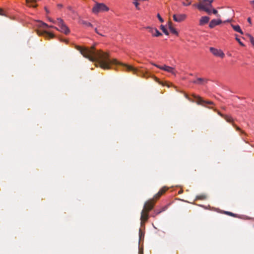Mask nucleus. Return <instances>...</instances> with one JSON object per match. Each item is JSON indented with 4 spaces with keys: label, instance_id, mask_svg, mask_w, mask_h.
I'll return each instance as SVG.
<instances>
[{
    "label": "nucleus",
    "instance_id": "obj_27",
    "mask_svg": "<svg viewBox=\"0 0 254 254\" xmlns=\"http://www.w3.org/2000/svg\"><path fill=\"white\" fill-rule=\"evenodd\" d=\"M67 9L71 12H72V13L74 14L75 13V12L74 11V10L73 9V8L70 6H68L67 7Z\"/></svg>",
    "mask_w": 254,
    "mask_h": 254
},
{
    "label": "nucleus",
    "instance_id": "obj_28",
    "mask_svg": "<svg viewBox=\"0 0 254 254\" xmlns=\"http://www.w3.org/2000/svg\"><path fill=\"white\" fill-rule=\"evenodd\" d=\"M133 3L135 5L136 8L137 9H139V7H138L139 3L137 2V1L133 0Z\"/></svg>",
    "mask_w": 254,
    "mask_h": 254
},
{
    "label": "nucleus",
    "instance_id": "obj_6",
    "mask_svg": "<svg viewBox=\"0 0 254 254\" xmlns=\"http://www.w3.org/2000/svg\"><path fill=\"white\" fill-rule=\"evenodd\" d=\"M153 65L160 69H162V70H165L167 72L171 73L172 74H173L174 75H175L176 73L175 69L172 67H171V66H168L166 65H164L161 66V65H158V64H153Z\"/></svg>",
    "mask_w": 254,
    "mask_h": 254
},
{
    "label": "nucleus",
    "instance_id": "obj_1",
    "mask_svg": "<svg viewBox=\"0 0 254 254\" xmlns=\"http://www.w3.org/2000/svg\"><path fill=\"white\" fill-rule=\"evenodd\" d=\"M76 49L85 58L88 59L90 61L97 62L100 67L104 69H110L112 65L120 64L122 65L127 71H132L137 76H141L145 78L148 77L147 73L143 71L138 70L137 68L131 65L121 63L116 59H111L108 53L101 50L96 51L93 46L91 49L77 46Z\"/></svg>",
    "mask_w": 254,
    "mask_h": 254
},
{
    "label": "nucleus",
    "instance_id": "obj_35",
    "mask_svg": "<svg viewBox=\"0 0 254 254\" xmlns=\"http://www.w3.org/2000/svg\"><path fill=\"white\" fill-rule=\"evenodd\" d=\"M139 235L140 239H141L142 236L143 235V233L140 229H139Z\"/></svg>",
    "mask_w": 254,
    "mask_h": 254
},
{
    "label": "nucleus",
    "instance_id": "obj_20",
    "mask_svg": "<svg viewBox=\"0 0 254 254\" xmlns=\"http://www.w3.org/2000/svg\"><path fill=\"white\" fill-rule=\"evenodd\" d=\"M80 23L84 25L85 26H89V27H92V24L91 23L88 22L87 21H86L84 20H81Z\"/></svg>",
    "mask_w": 254,
    "mask_h": 254
},
{
    "label": "nucleus",
    "instance_id": "obj_34",
    "mask_svg": "<svg viewBox=\"0 0 254 254\" xmlns=\"http://www.w3.org/2000/svg\"><path fill=\"white\" fill-rule=\"evenodd\" d=\"M212 13L217 15L218 14V11L216 9L212 8Z\"/></svg>",
    "mask_w": 254,
    "mask_h": 254
},
{
    "label": "nucleus",
    "instance_id": "obj_26",
    "mask_svg": "<svg viewBox=\"0 0 254 254\" xmlns=\"http://www.w3.org/2000/svg\"><path fill=\"white\" fill-rule=\"evenodd\" d=\"M233 126L234 127H236V129L237 130H240L241 131V132L243 134H246V133L244 131H242L241 130L240 128L237 126H236L235 124H233Z\"/></svg>",
    "mask_w": 254,
    "mask_h": 254
},
{
    "label": "nucleus",
    "instance_id": "obj_23",
    "mask_svg": "<svg viewBox=\"0 0 254 254\" xmlns=\"http://www.w3.org/2000/svg\"><path fill=\"white\" fill-rule=\"evenodd\" d=\"M225 214L228 215L229 216L235 217H236L237 216V214L233 213L232 212H229V211H225Z\"/></svg>",
    "mask_w": 254,
    "mask_h": 254
},
{
    "label": "nucleus",
    "instance_id": "obj_33",
    "mask_svg": "<svg viewBox=\"0 0 254 254\" xmlns=\"http://www.w3.org/2000/svg\"><path fill=\"white\" fill-rule=\"evenodd\" d=\"M157 17L158 18L159 21L161 22H163L164 21L163 18L161 17L160 15L159 14H157Z\"/></svg>",
    "mask_w": 254,
    "mask_h": 254
},
{
    "label": "nucleus",
    "instance_id": "obj_4",
    "mask_svg": "<svg viewBox=\"0 0 254 254\" xmlns=\"http://www.w3.org/2000/svg\"><path fill=\"white\" fill-rule=\"evenodd\" d=\"M109 8L103 3L96 2L93 7L92 11L94 14H98L99 12L108 11Z\"/></svg>",
    "mask_w": 254,
    "mask_h": 254
},
{
    "label": "nucleus",
    "instance_id": "obj_5",
    "mask_svg": "<svg viewBox=\"0 0 254 254\" xmlns=\"http://www.w3.org/2000/svg\"><path fill=\"white\" fill-rule=\"evenodd\" d=\"M57 23L60 28L59 30L66 35L69 33L70 30L67 26L65 24L63 19L61 18H58ZM56 29L58 30V28Z\"/></svg>",
    "mask_w": 254,
    "mask_h": 254
},
{
    "label": "nucleus",
    "instance_id": "obj_16",
    "mask_svg": "<svg viewBox=\"0 0 254 254\" xmlns=\"http://www.w3.org/2000/svg\"><path fill=\"white\" fill-rule=\"evenodd\" d=\"M231 26L235 31L239 32L241 34H244L243 31L241 30L240 26L239 25H236L231 24Z\"/></svg>",
    "mask_w": 254,
    "mask_h": 254
},
{
    "label": "nucleus",
    "instance_id": "obj_30",
    "mask_svg": "<svg viewBox=\"0 0 254 254\" xmlns=\"http://www.w3.org/2000/svg\"><path fill=\"white\" fill-rule=\"evenodd\" d=\"M183 5H185V6H187V5H189L190 4V1H189L188 0H187V2H183Z\"/></svg>",
    "mask_w": 254,
    "mask_h": 254
},
{
    "label": "nucleus",
    "instance_id": "obj_29",
    "mask_svg": "<svg viewBox=\"0 0 254 254\" xmlns=\"http://www.w3.org/2000/svg\"><path fill=\"white\" fill-rule=\"evenodd\" d=\"M161 196V195L160 194H159V193H157L156 194L154 195L153 198L155 199H157L159 198Z\"/></svg>",
    "mask_w": 254,
    "mask_h": 254
},
{
    "label": "nucleus",
    "instance_id": "obj_32",
    "mask_svg": "<svg viewBox=\"0 0 254 254\" xmlns=\"http://www.w3.org/2000/svg\"><path fill=\"white\" fill-rule=\"evenodd\" d=\"M39 26L40 27H48V26L47 24H46L45 23H44V22L40 23Z\"/></svg>",
    "mask_w": 254,
    "mask_h": 254
},
{
    "label": "nucleus",
    "instance_id": "obj_37",
    "mask_svg": "<svg viewBox=\"0 0 254 254\" xmlns=\"http://www.w3.org/2000/svg\"><path fill=\"white\" fill-rule=\"evenodd\" d=\"M0 15H4V14L3 13V10L1 8H0Z\"/></svg>",
    "mask_w": 254,
    "mask_h": 254
},
{
    "label": "nucleus",
    "instance_id": "obj_31",
    "mask_svg": "<svg viewBox=\"0 0 254 254\" xmlns=\"http://www.w3.org/2000/svg\"><path fill=\"white\" fill-rule=\"evenodd\" d=\"M236 40L239 42V43L242 46H244V44L240 41V39L237 37H236Z\"/></svg>",
    "mask_w": 254,
    "mask_h": 254
},
{
    "label": "nucleus",
    "instance_id": "obj_17",
    "mask_svg": "<svg viewBox=\"0 0 254 254\" xmlns=\"http://www.w3.org/2000/svg\"><path fill=\"white\" fill-rule=\"evenodd\" d=\"M219 114L223 118H224V119L228 123H232L233 122V119L231 116H229L227 115H223L220 113H219Z\"/></svg>",
    "mask_w": 254,
    "mask_h": 254
},
{
    "label": "nucleus",
    "instance_id": "obj_36",
    "mask_svg": "<svg viewBox=\"0 0 254 254\" xmlns=\"http://www.w3.org/2000/svg\"><path fill=\"white\" fill-rule=\"evenodd\" d=\"M250 3L252 5L253 8L254 9V0H251L250 1Z\"/></svg>",
    "mask_w": 254,
    "mask_h": 254
},
{
    "label": "nucleus",
    "instance_id": "obj_9",
    "mask_svg": "<svg viewBox=\"0 0 254 254\" xmlns=\"http://www.w3.org/2000/svg\"><path fill=\"white\" fill-rule=\"evenodd\" d=\"M173 20L177 22H181L186 18V15L185 14H176L173 15Z\"/></svg>",
    "mask_w": 254,
    "mask_h": 254
},
{
    "label": "nucleus",
    "instance_id": "obj_10",
    "mask_svg": "<svg viewBox=\"0 0 254 254\" xmlns=\"http://www.w3.org/2000/svg\"><path fill=\"white\" fill-rule=\"evenodd\" d=\"M207 79L203 78H196L191 80V83L198 85H203L206 83Z\"/></svg>",
    "mask_w": 254,
    "mask_h": 254
},
{
    "label": "nucleus",
    "instance_id": "obj_39",
    "mask_svg": "<svg viewBox=\"0 0 254 254\" xmlns=\"http://www.w3.org/2000/svg\"><path fill=\"white\" fill-rule=\"evenodd\" d=\"M165 210V208H162V210H160V211H159L158 212H157V214H159L161 212L164 211Z\"/></svg>",
    "mask_w": 254,
    "mask_h": 254
},
{
    "label": "nucleus",
    "instance_id": "obj_43",
    "mask_svg": "<svg viewBox=\"0 0 254 254\" xmlns=\"http://www.w3.org/2000/svg\"><path fill=\"white\" fill-rule=\"evenodd\" d=\"M139 254H143L142 251H141L140 250H139Z\"/></svg>",
    "mask_w": 254,
    "mask_h": 254
},
{
    "label": "nucleus",
    "instance_id": "obj_12",
    "mask_svg": "<svg viewBox=\"0 0 254 254\" xmlns=\"http://www.w3.org/2000/svg\"><path fill=\"white\" fill-rule=\"evenodd\" d=\"M222 21L220 19H213L211 20L209 24V27L210 28H213L216 25H218L222 23Z\"/></svg>",
    "mask_w": 254,
    "mask_h": 254
},
{
    "label": "nucleus",
    "instance_id": "obj_44",
    "mask_svg": "<svg viewBox=\"0 0 254 254\" xmlns=\"http://www.w3.org/2000/svg\"><path fill=\"white\" fill-rule=\"evenodd\" d=\"M58 6L59 7H62L63 6V5H62V4H59L58 5Z\"/></svg>",
    "mask_w": 254,
    "mask_h": 254
},
{
    "label": "nucleus",
    "instance_id": "obj_21",
    "mask_svg": "<svg viewBox=\"0 0 254 254\" xmlns=\"http://www.w3.org/2000/svg\"><path fill=\"white\" fill-rule=\"evenodd\" d=\"M160 29L162 30V31L164 32V33L166 35H169V32L168 31H167V30L166 29V28L165 27V26L163 25H161L160 26Z\"/></svg>",
    "mask_w": 254,
    "mask_h": 254
},
{
    "label": "nucleus",
    "instance_id": "obj_25",
    "mask_svg": "<svg viewBox=\"0 0 254 254\" xmlns=\"http://www.w3.org/2000/svg\"><path fill=\"white\" fill-rule=\"evenodd\" d=\"M37 1L36 0H26V2L27 4H29V3H36Z\"/></svg>",
    "mask_w": 254,
    "mask_h": 254
},
{
    "label": "nucleus",
    "instance_id": "obj_24",
    "mask_svg": "<svg viewBox=\"0 0 254 254\" xmlns=\"http://www.w3.org/2000/svg\"><path fill=\"white\" fill-rule=\"evenodd\" d=\"M206 196L205 195H200L196 196V199L203 200L206 199Z\"/></svg>",
    "mask_w": 254,
    "mask_h": 254
},
{
    "label": "nucleus",
    "instance_id": "obj_38",
    "mask_svg": "<svg viewBox=\"0 0 254 254\" xmlns=\"http://www.w3.org/2000/svg\"><path fill=\"white\" fill-rule=\"evenodd\" d=\"M248 20V22L250 24H252V21H251V19L250 17H249L247 19Z\"/></svg>",
    "mask_w": 254,
    "mask_h": 254
},
{
    "label": "nucleus",
    "instance_id": "obj_15",
    "mask_svg": "<svg viewBox=\"0 0 254 254\" xmlns=\"http://www.w3.org/2000/svg\"><path fill=\"white\" fill-rule=\"evenodd\" d=\"M168 28L172 33L177 35L178 34L176 29L173 27V24L171 21L168 22Z\"/></svg>",
    "mask_w": 254,
    "mask_h": 254
},
{
    "label": "nucleus",
    "instance_id": "obj_14",
    "mask_svg": "<svg viewBox=\"0 0 254 254\" xmlns=\"http://www.w3.org/2000/svg\"><path fill=\"white\" fill-rule=\"evenodd\" d=\"M148 212H145L144 210H142L141 213V218H140V219L142 222H143V221L145 222L148 220Z\"/></svg>",
    "mask_w": 254,
    "mask_h": 254
},
{
    "label": "nucleus",
    "instance_id": "obj_8",
    "mask_svg": "<svg viewBox=\"0 0 254 254\" xmlns=\"http://www.w3.org/2000/svg\"><path fill=\"white\" fill-rule=\"evenodd\" d=\"M153 205L154 203L153 199H150L145 202L142 210H144L145 212H149L153 208Z\"/></svg>",
    "mask_w": 254,
    "mask_h": 254
},
{
    "label": "nucleus",
    "instance_id": "obj_2",
    "mask_svg": "<svg viewBox=\"0 0 254 254\" xmlns=\"http://www.w3.org/2000/svg\"><path fill=\"white\" fill-rule=\"evenodd\" d=\"M213 0H199L198 3H194L193 6L199 10H203L210 15L212 13V3Z\"/></svg>",
    "mask_w": 254,
    "mask_h": 254
},
{
    "label": "nucleus",
    "instance_id": "obj_11",
    "mask_svg": "<svg viewBox=\"0 0 254 254\" xmlns=\"http://www.w3.org/2000/svg\"><path fill=\"white\" fill-rule=\"evenodd\" d=\"M149 32L152 34L153 36L158 37L162 35V33H160L156 28H152L150 27H146Z\"/></svg>",
    "mask_w": 254,
    "mask_h": 254
},
{
    "label": "nucleus",
    "instance_id": "obj_19",
    "mask_svg": "<svg viewBox=\"0 0 254 254\" xmlns=\"http://www.w3.org/2000/svg\"><path fill=\"white\" fill-rule=\"evenodd\" d=\"M167 190L168 188L164 187L158 192V193H159V194H160L161 195H162L167 191Z\"/></svg>",
    "mask_w": 254,
    "mask_h": 254
},
{
    "label": "nucleus",
    "instance_id": "obj_7",
    "mask_svg": "<svg viewBox=\"0 0 254 254\" xmlns=\"http://www.w3.org/2000/svg\"><path fill=\"white\" fill-rule=\"evenodd\" d=\"M210 52L215 56L223 58L225 56L224 53L220 49H215L213 47L210 48Z\"/></svg>",
    "mask_w": 254,
    "mask_h": 254
},
{
    "label": "nucleus",
    "instance_id": "obj_18",
    "mask_svg": "<svg viewBox=\"0 0 254 254\" xmlns=\"http://www.w3.org/2000/svg\"><path fill=\"white\" fill-rule=\"evenodd\" d=\"M44 35H45V36L46 38H49V39L53 38L55 36L52 33H51L47 32V31L44 32Z\"/></svg>",
    "mask_w": 254,
    "mask_h": 254
},
{
    "label": "nucleus",
    "instance_id": "obj_13",
    "mask_svg": "<svg viewBox=\"0 0 254 254\" xmlns=\"http://www.w3.org/2000/svg\"><path fill=\"white\" fill-rule=\"evenodd\" d=\"M210 20V18L207 16H202L199 21V24L200 26H203L207 24Z\"/></svg>",
    "mask_w": 254,
    "mask_h": 254
},
{
    "label": "nucleus",
    "instance_id": "obj_3",
    "mask_svg": "<svg viewBox=\"0 0 254 254\" xmlns=\"http://www.w3.org/2000/svg\"><path fill=\"white\" fill-rule=\"evenodd\" d=\"M191 102L195 103L197 105H201L207 107L205 104L213 105V103L209 101H205L202 99L199 96L191 94Z\"/></svg>",
    "mask_w": 254,
    "mask_h": 254
},
{
    "label": "nucleus",
    "instance_id": "obj_42",
    "mask_svg": "<svg viewBox=\"0 0 254 254\" xmlns=\"http://www.w3.org/2000/svg\"><path fill=\"white\" fill-rule=\"evenodd\" d=\"M29 6H32L33 7H36L37 6V5L30 4V5H29Z\"/></svg>",
    "mask_w": 254,
    "mask_h": 254
},
{
    "label": "nucleus",
    "instance_id": "obj_41",
    "mask_svg": "<svg viewBox=\"0 0 254 254\" xmlns=\"http://www.w3.org/2000/svg\"><path fill=\"white\" fill-rule=\"evenodd\" d=\"M185 95V96L186 97V98H187L188 99L190 100V98L188 96V95L186 94V93L184 94Z\"/></svg>",
    "mask_w": 254,
    "mask_h": 254
},
{
    "label": "nucleus",
    "instance_id": "obj_40",
    "mask_svg": "<svg viewBox=\"0 0 254 254\" xmlns=\"http://www.w3.org/2000/svg\"><path fill=\"white\" fill-rule=\"evenodd\" d=\"M95 32H96L97 34H99V35H100L103 36V35H102V34H100V33H99L98 32V30H97V28H95Z\"/></svg>",
    "mask_w": 254,
    "mask_h": 254
},
{
    "label": "nucleus",
    "instance_id": "obj_22",
    "mask_svg": "<svg viewBox=\"0 0 254 254\" xmlns=\"http://www.w3.org/2000/svg\"><path fill=\"white\" fill-rule=\"evenodd\" d=\"M248 37L249 38L251 43L254 46V37L250 34H247Z\"/></svg>",
    "mask_w": 254,
    "mask_h": 254
}]
</instances>
